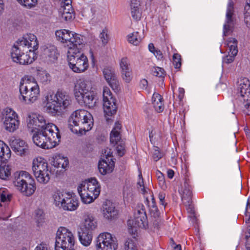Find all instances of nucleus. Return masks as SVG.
Wrapping results in <instances>:
<instances>
[{"mask_svg": "<svg viewBox=\"0 0 250 250\" xmlns=\"http://www.w3.org/2000/svg\"><path fill=\"white\" fill-rule=\"evenodd\" d=\"M99 38L101 41L102 42L103 45H105L107 43L109 40V37L106 30H103V31L100 33Z\"/></svg>", "mask_w": 250, "mask_h": 250, "instance_id": "nucleus-47", "label": "nucleus"}, {"mask_svg": "<svg viewBox=\"0 0 250 250\" xmlns=\"http://www.w3.org/2000/svg\"><path fill=\"white\" fill-rule=\"evenodd\" d=\"M38 48V42L36 37L32 34H27L19 39L13 46L11 50V56L14 62L20 64L26 65L31 63L34 59L27 54V50L34 52Z\"/></svg>", "mask_w": 250, "mask_h": 250, "instance_id": "nucleus-1", "label": "nucleus"}, {"mask_svg": "<svg viewBox=\"0 0 250 250\" xmlns=\"http://www.w3.org/2000/svg\"><path fill=\"white\" fill-rule=\"evenodd\" d=\"M77 189L82 202L85 204L93 202L100 193V188L95 178L83 182Z\"/></svg>", "mask_w": 250, "mask_h": 250, "instance_id": "nucleus-7", "label": "nucleus"}, {"mask_svg": "<svg viewBox=\"0 0 250 250\" xmlns=\"http://www.w3.org/2000/svg\"><path fill=\"white\" fill-rule=\"evenodd\" d=\"M166 194L163 192H161L158 194V198L159 199V203L160 205L164 206L165 207L166 206L167 203L165 202V199Z\"/></svg>", "mask_w": 250, "mask_h": 250, "instance_id": "nucleus-57", "label": "nucleus"}, {"mask_svg": "<svg viewBox=\"0 0 250 250\" xmlns=\"http://www.w3.org/2000/svg\"><path fill=\"white\" fill-rule=\"evenodd\" d=\"M120 67L123 79L129 83L132 79V69L129 59L127 57L122 58L120 61Z\"/></svg>", "mask_w": 250, "mask_h": 250, "instance_id": "nucleus-24", "label": "nucleus"}, {"mask_svg": "<svg viewBox=\"0 0 250 250\" xmlns=\"http://www.w3.org/2000/svg\"><path fill=\"white\" fill-rule=\"evenodd\" d=\"M34 250H50L48 244L42 242L38 244L35 248Z\"/></svg>", "mask_w": 250, "mask_h": 250, "instance_id": "nucleus-54", "label": "nucleus"}, {"mask_svg": "<svg viewBox=\"0 0 250 250\" xmlns=\"http://www.w3.org/2000/svg\"><path fill=\"white\" fill-rule=\"evenodd\" d=\"M131 16L133 19L136 21H139L141 18V13L139 9H135V10L131 11Z\"/></svg>", "mask_w": 250, "mask_h": 250, "instance_id": "nucleus-52", "label": "nucleus"}, {"mask_svg": "<svg viewBox=\"0 0 250 250\" xmlns=\"http://www.w3.org/2000/svg\"><path fill=\"white\" fill-rule=\"evenodd\" d=\"M152 155L153 158L155 161H158L163 157L162 153L160 151L159 148L157 146L154 147Z\"/></svg>", "mask_w": 250, "mask_h": 250, "instance_id": "nucleus-49", "label": "nucleus"}, {"mask_svg": "<svg viewBox=\"0 0 250 250\" xmlns=\"http://www.w3.org/2000/svg\"><path fill=\"white\" fill-rule=\"evenodd\" d=\"M244 21L248 27L250 26V0H247L245 6Z\"/></svg>", "mask_w": 250, "mask_h": 250, "instance_id": "nucleus-39", "label": "nucleus"}, {"mask_svg": "<svg viewBox=\"0 0 250 250\" xmlns=\"http://www.w3.org/2000/svg\"><path fill=\"white\" fill-rule=\"evenodd\" d=\"M149 211L151 215L154 217H158L160 215V212L156 205L155 201H153L151 205H149Z\"/></svg>", "mask_w": 250, "mask_h": 250, "instance_id": "nucleus-42", "label": "nucleus"}, {"mask_svg": "<svg viewBox=\"0 0 250 250\" xmlns=\"http://www.w3.org/2000/svg\"><path fill=\"white\" fill-rule=\"evenodd\" d=\"M152 101L155 110L158 113L162 112L164 109V106L161 96L157 93H154L152 97Z\"/></svg>", "mask_w": 250, "mask_h": 250, "instance_id": "nucleus-35", "label": "nucleus"}, {"mask_svg": "<svg viewBox=\"0 0 250 250\" xmlns=\"http://www.w3.org/2000/svg\"><path fill=\"white\" fill-rule=\"evenodd\" d=\"M122 125L119 122H117L115 124V126L110 133V143L114 145H117L116 149L118 154L120 156H122L125 154V148L124 144L120 143L121 139L120 134V130L121 129Z\"/></svg>", "mask_w": 250, "mask_h": 250, "instance_id": "nucleus-17", "label": "nucleus"}, {"mask_svg": "<svg viewBox=\"0 0 250 250\" xmlns=\"http://www.w3.org/2000/svg\"><path fill=\"white\" fill-rule=\"evenodd\" d=\"M103 157H105V160H107L108 161H110V160H112L111 158L112 156V152L111 151V149L106 148L104 151H103Z\"/></svg>", "mask_w": 250, "mask_h": 250, "instance_id": "nucleus-53", "label": "nucleus"}, {"mask_svg": "<svg viewBox=\"0 0 250 250\" xmlns=\"http://www.w3.org/2000/svg\"><path fill=\"white\" fill-rule=\"evenodd\" d=\"M19 90L20 100L27 104L35 102L40 95L39 86L33 78L21 82Z\"/></svg>", "mask_w": 250, "mask_h": 250, "instance_id": "nucleus-5", "label": "nucleus"}, {"mask_svg": "<svg viewBox=\"0 0 250 250\" xmlns=\"http://www.w3.org/2000/svg\"><path fill=\"white\" fill-rule=\"evenodd\" d=\"M148 82L146 79H142L140 82V87L142 89H146L147 87Z\"/></svg>", "mask_w": 250, "mask_h": 250, "instance_id": "nucleus-62", "label": "nucleus"}, {"mask_svg": "<svg viewBox=\"0 0 250 250\" xmlns=\"http://www.w3.org/2000/svg\"><path fill=\"white\" fill-rule=\"evenodd\" d=\"M152 74L156 77L164 79L165 76V71L164 69L161 67H155L152 70Z\"/></svg>", "mask_w": 250, "mask_h": 250, "instance_id": "nucleus-44", "label": "nucleus"}, {"mask_svg": "<svg viewBox=\"0 0 250 250\" xmlns=\"http://www.w3.org/2000/svg\"><path fill=\"white\" fill-rule=\"evenodd\" d=\"M11 195L7 191H0V212L3 214L7 215L6 218L9 216L10 209L8 208V203L11 201Z\"/></svg>", "mask_w": 250, "mask_h": 250, "instance_id": "nucleus-25", "label": "nucleus"}, {"mask_svg": "<svg viewBox=\"0 0 250 250\" xmlns=\"http://www.w3.org/2000/svg\"><path fill=\"white\" fill-rule=\"evenodd\" d=\"M69 164L68 160L67 157H64L61 155L56 156L52 161V165L57 168H65Z\"/></svg>", "mask_w": 250, "mask_h": 250, "instance_id": "nucleus-37", "label": "nucleus"}, {"mask_svg": "<svg viewBox=\"0 0 250 250\" xmlns=\"http://www.w3.org/2000/svg\"><path fill=\"white\" fill-rule=\"evenodd\" d=\"M233 14V2L232 0H229L227 6L226 22L223 27V35L225 36L229 35L232 31L234 24Z\"/></svg>", "mask_w": 250, "mask_h": 250, "instance_id": "nucleus-18", "label": "nucleus"}, {"mask_svg": "<svg viewBox=\"0 0 250 250\" xmlns=\"http://www.w3.org/2000/svg\"><path fill=\"white\" fill-rule=\"evenodd\" d=\"M132 195V188L128 186L124 187L123 189L124 198H127Z\"/></svg>", "mask_w": 250, "mask_h": 250, "instance_id": "nucleus-56", "label": "nucleus"}, {"mask_svg": "<svg viewBox=\"0 0 250 250\" xmlns=\"http://www.w3.org/2000/svg\"><path fill=\"white\" fill-rule=\"evenodd\" d=\"M11 157V150L8 146L3 141L0 140V161H8Z\"/></svg>", "mask_w": 250, "mask_h": 250, "instance_id": "nucleus-36", "label": "nucleus"}, {"mask_svg": "<svg viewBox=\"0 0 250 250\" xmlns=\"http://www.w3.org/2000/svg\"><path fill=\"white\" fill-rule=\"evenodd\" d=\"M35 217L38 222L42 221L44 217V213L42 210L39 209L35 211Z\"/></svg>", "mask_w": 250, "mask_h": 250, "instance_id": "nucleus-55", "label": "nucleus"}, {"mask_svg": "<svg viewBox=\"0 0 250 250\" xmlns=\"http://www.w3.org/2000/svg\"><path fill=\"white\" fill-rule=\"evenodd\" d=\"M140 5V1L139 0H131V11L135 10V9H139Z\"/></svg>", "mask_w": 250, "mask_h": 250, "instance_id": "nucleus-58", "label": "nucleus"}, {"mask_svg": "<svg viewBox=\"0 0 250 250\" xmlns=\"http://www.w3.org/2000/svg\"><path fill=\"white\" fill-rule=\"evenodd\" d=\"M96 246L97 250H116L117 241L110 233H101L96 238Z\"/></svg>", "mask_w": 250, "mask_h": 250, "instance_id": "nucleus-13", "label": "nucleus"}, {"mask_svg": "<svg viewBox=\"0 0 250 250\" xmlns=\"http://www.w3.org/2000/svg\"><path fill=\"white\" fill-rule=\"evenodd\" d=\"M102 213L104 218L108 220L114 219L118 214L114 205L109 201H106L103 205Z\"/></svg>", "mask_w": 250, "mask_h": 250, "instance_id": "nucleus-27", "label": "nucleus"}, {"mask_svg": "<svg viewBox=\"0 0 250 250\" xmlns=\"http://www.w3.org/2000/svg\"><path fill=\"white\" fill-rule=\"evenodd\" d=\"M10 145L18 155L22 156L29 153V147L27 144L23 140L19 138L11 139Z\"/></svg>", "mask_w": 250, "mask_h": 250, "instance_id": "nucleus-22", "label": "nucleus"}, {"mask_svg": "<svg viewBox=\"0 0 250 250\" xmlns=\"http://www.w3.org/2000/svg\"><path fill=\"white\" fill-rule=\"evenodd\" d=\"M54 203L57 207L64 210L73 211L78 207V200L72 194L57 191L53 195Z\"/></svg>", "mask_w": 250, "mask_h": 250, "instance_id": "nucleus-8", "label": "nucleus"}, {"mask_svg": "<svg viewBox=\"0 0 250 250\" xmlns=\"http://www.w3.org/2000/svg\"><path fill=\"white\" fill-rule=\"evenodd\" d=\"M92 84L90 81L80 78L77 80L74 87L75 97H78L82 94L88 92L92 90Z\"/></svg>", "mask_w": 250, "mask_h": 250, "instance_id": "nucleus-20", "label": "nucleus"}, {"mask_svg": "<svg viewBox=\"0 0 250 250\" xmlns=\"http://www.w3.org/2000/svg\"><path fill=\"white\" fill-rule=\"evenodd\" d=\"M74 236L72 233L65 228L58 229L56 237L55 250H75Z\"/></svg>", "mask_w": 250, "mask_h": 250, "instance_id": "nucleus-9", "label": "nucleus"}, {"mask_svg": "<svg viewBox=\"0 0 250 250\" xmlns=\"http://www.w3.org/2000/svg\"><path fill=\"white\" fill-rule=\"evenodd\" d=\"M93 125L92 115L85 110H77L73 112L68 119V127L71 131L80 135L85 134Z\"/></svg>", "mask_w": 250, "mask_h": 250, "instance_id": "nucleus-4", "label": "nucleus"}, {"mask_svg": "<svg viewBox=\"0 0 250 250\" xmlns=\"http://www.w3.org/2000/svg\"><path fill=\"white\" fill-rule=\"evenodd\" d=\"M114 167V162L111 159L110 161H108L103 158L99 161L98 164L99 171L102 175L111 173L113 170Z\"/></svg>", "mask_w": 250, "mask_h": 250, "instance_id": "nucleus-30", "label": "nucleus"}, {"mask_svg": "<svg viewBox=\"0 0 250 250\" xmlns=\"http://www.w3.org/2000/svg\"><path fill=\"white\" fill-rule=\"evenodd\" d=\"M103 96L104 110L105 116H112L117 112L116 99L113 98L109 88L107 87L104 88Z\"/></svg>", "mask_w": 250, "mask_h": 250, "instance_id": "nucleus-15", "label": "nucleus"}, {"mask_svg": "<svg viewBox=\"0 0 250 250\" xmlns=\"http://www.w3.org/2000/svg\"><path fill=\"white\" fill-rule=\"evenodd\" d=\"M45 102L46 103L45 106L46 112L55 115L69 108L72 104V100L66 91L58 90L55 95L48 93L45 97Z\"/></svg>", "mask_w": 250, "mask_h": 250, "instance_id": "nucleus-2", "label": "nucleus"}, {"mask_svg": "<svg viewBox=\"0 0 250 250\" xmlns=\"http://www.w3.org/2000/svg\"><path fill=\"white\" fill-rule=\"evenodd\" d=\"M75 98L80 104L84 105L89 108H93L96 106L97 102L96 95L92 90L82 94L78 97H76Z\"/></svg>", "mask_w": 250, "mask_h": 250, "instance_id": "nucleus-21", "label": "nucleus"}, {"mask_svg": "<svg viewBox=\"0 0 250 250\" xmlns=\"http://www.w3.org/2000/svg\"><path fill=\"white\" fill-rule=\"evenodd\" d=\"M227 44L229 48V54L236 56L238 53L237 40L234 38H229Z\"/></svg>", "mask_w": 250, "mask_h": 250, "instance_id": "nucleus-38", "label": "nucleus"}, {"mask_svg": "<svg viewBox=\"0 0 250 250\" xmlns=\"http://www.w3.org/2000/svg\"><path fill=\"white\" fill-rule=\"evenodd\" d=\"M183 204L186 206H190L192 203L191 188L187 181H186L179 191Z\"/></svg>", "mask_w": 250, "mask_h": 250, "instance_id": "nucleus-26", "label": "nucleus"}, {"mask_svg": "<svg viewBox=\"0 0 250 250\" xmlns=\"http://www.w3.org/2000/svg\"><path fill=\"white\" fill-rule=\"evenodd\" d=\"M74 11L71 4L61 3V7L59 9V13H62L63 12H69Z\"/></svg>", "mask_w": 250, "mask_h": 250, "instance_id": "nucleus-48", "label": "nucleus"}, {"mask_svg": "<svg viewBox=\"0 0 250 250\" xmlns=\"http://www.w3.org/2000/svg\"><path fill=\"white\" fill-rule=\"evenodd\" d=\"M7 161L2 160L0 162V178L2 180L8 179L11 175V168Z\"/></svg>", "mask_w": 250, "mask_h": 250, "instance_id": "nucleus-34", "label": "nucleus"}, {"mask_svg": "<svg viewBox=\"0 0 250 250\" xmlns=\"http://www.w3.org/2000/svg\"><path fill=\"white\" fill-rule=\"evenodd\" d=\"M173 64L175 68H179L181 66V55L178 53H175L173 55Z\"/></svg>", "mask_w": 250, "mask_h": 250, "instance_id": "nucleus-45", "label": "nucleus"}, {"mask_svg": "<svg viewBox=\"0 0 250 250\" xmlns=\"http://www.w3.org/2000/svg\"><path fill=\"white\" fill-rule=\"evenodd\" d=\"M61 17L62 21H72L75 18L74 11L69 12H63L61 13Z\"/></svg>", "mask_w": 250, "mask_h": 250, "instance_id": "nucleus-43", "label": "nucleus"}, {"mask_svg": "<svg viewBox=\"0 0 250 250\" xmlns=\"http://www.w3.org/2000/svg\"><path fill=\"white\" fill-rule=\"evenodd\" d=\"M104 76L113 90H118L119 83L114 70L111 67H107L104 69Z\"/></svg>", "mask_w": 250, "mask_h": 250, "instance_id": "nucleus-23", "label": "nucleus"}, {"mask_svg": "<svg viewBox=\"0 0 250 250\" xmlns=\"http://www.w3.org/2000/svg\"><path fill=\"white\" fill-rule=\"evenodd\" d=\"M27 126L31 130H44L49 125H55L53 123H47L44 117L36 114L29 115L27 119Z\"/></svg>", "mask_w": 250, "mask_h": 250, "instance_id": "nucleus-16", "label": "nucleus"}, {"mask_svg": "<svg viewBox=\"0 0 250 250\" xmlns=\"http://www.w3.org/2000/svg\"><path fill=\"white\" fill-rule=\"evenodd\" d=\"M238 93L244 102L250 101V84L248 80H246L240 83L238 89Z\"/></svg>", "mask_w": 250, "mask_h": 250, "instance_id": "nucleus-29", "label": "nucleus"}, {"mask_svg": "<svg viewBox=\"0 0 250 250\" xmlns=\"http://www.w3.org/2000/svg\"><path fill=\"white\" fill-rule=\"evenodd\" d=\"M13 184L18 190L27 196L32 195L36 188L35 180L26 171L15 172Z\"/></svg>", "mask_w": 250, "mask_h": 250, "instance_id": "nucleus-6", "label": "nucleus"}, {"mask_svg": "<svg viewBox=\"0 0 250 250\" xmlns=\"http://www.w3.org/2000/svg\"><path fill=\"white\" fill-rule=\"evenodd\" d=\"M156 175L157 177V178L160 183L162 184H164L165 182V177L163 175V174L160 172V171H157L156 172Z\"/></svg>", "mask_w": 250, "mask_h": 250, "instance_id": "nucleus-61", "label": "nucleus"}, {"mask_svg": "<svg viewBox=\"0 0 250 250\" xmlns=\"http://www.w3.org/2000/svg\"><path fill=\"white\" fill-rule=\"evenodd\" d=\"M246 248L247 250H250V237H246Z\"/></svg>", "mask_w": 250, "mask_h": 250, "instance_id": "nucleus-64", "label": "nucleus"}, {"mask_svg": "<svg viewBox=\"0 0 250 250\" xmlns=\"http://www.w3.org/2000/svg\"><path fill=\"white\" fill-rule=\"evenodd\" d=\"M141 40L142 38L139 35L138 32L133 33L131 35L128 36V41L135 45H138L141 42Z\"/></svg>", "mask_w": 250, "mask_h": 250, "instance_id": "nucleus-40", "label": "nucleus"}, {"mask_svg": "<svg viewBox=\"0 0 250 250\" xmlns=\"http://www.w3.org/2000/svg\"><path fill=\"white\" fill-rule=\"evenodd\" d=\"M137 188L140 192L142 194H145L149 191L148 188H145L144 185V181L141 173L139 175V181L137 182Z\"/></svg>", "mask_w": 250, "mask_h": 250, "instance_id": "nucleus-41", "label": "nucleus"}, {"mask_svg": "<svg viewBox=\"0 0 250 250\" xmlns=\"http://www.w3.org/2000/svg\"><path fill=\"white\" fill-rule=\"evenodd\" d=\"M1 118L3 120V127L7 131L14 132L19 128L20 121L18 115L12 108L6 107L3 109Z\"/></svg>", "mask_w": 250, "mask_h": 250, "instance_id": "nucleus-11", "label": "nucleus"}, {"mask_svg": "<svg viewBox=\"0 0 250 250\" xmlns=\"http://www.w3.org/2000/svg\"><path fill=\"white\" fill-rule=\"evenodd\" d=\"M44 130L36 131L32 140L37 146L44 149H50L58 145L61 140V135L56 125H51Z\"/></svg>", "mask_w": 250, "mask_h": 250, "instance_id": "nucleus-3", "label": "nucleus"}, {"mask_svg": "<svg viewBox=\"0 0 250 250\" xmlns=\"http://www.w3.org/2000/svg\"><path fill=\"white\" fill-rule=\"evenodd\" d=\"M78 236L82 244L84 246H88L91 243L93 234L92 232L81 229L78 232Z\"/></svg>", "mask_w": 250, "mask_h": 250, "instance_id": "nucleus-33", "label": "nucleus"}, {"mask_svg": "<svg viewBox=\"0 0 250 250\" xmlns=\"http://www.w3.org/2000/svg\"><path fill=\"white\" fill-rule=\"evenodd\" d=\"M147 224V216L145 209L142 208L135 213L134 219L127 221L128 232L135 235L139 228H145Z\"/></svg>", "mask_w": 250, "mask_h": 250, "instance_id": "nucleus-12", "label": "nucleus"}, {"mask_svg": "<svg viewBox=\"0 0 250 250\" xmlns=\"http://www.w3.org/2000/svg\"><path fill=\"white\" fill-rule=\"evenodd\" d=\"M153 53L158 59H161L163 57V54L160 50L156 49Z\"/></svg>", "mask_w": 250, "mask_h": 250, "instance_id": "nucleus-63", "label": "nucleus"}, {"mask_svg": "<svg viewBox=\"0 0 250 250\" xmlns=\"http://www.w3.org/2000/svg\"><path fill=\"white\" fill-rule=\"evenodd\" d=\"M245 215L248 218H246V222L247 223H250V198H249L247 203L246 208Z\"/></svg>", "mask_w": 250, "mask_h": 250, "instance_id": "nucleus-51", "label": "nucleus"}, {"mask_svg": "<svg viewBox=\"0 0 250 250\" xmlns=\"http://www.w3.org/2000/svg\"><path fill=\"white\" fill-rule=\"evenodd\" d=\"M69 67L75 73H82L88 67L87 58L84 55L73 60L68 63Z\"/></svg>", "mask_w": 250, "mask_h": 250, "instance_id": "nucleus-19", "label": "nucleus"}, {"mask_svg": "<svg viewBox=\"0 0 250 250\" xmlns=\"http://www.w3.org/2000/svg\"><path fill=\"white\" fill-rule=\"evenodd\" d=\"M22 5L31 8L34 6L37 2V0H17Z\"/></svg>", "mask_w": 250, "mask_h": 250, "instance_id": "nucleus-46", "label": "nucleus"}, {"mask_svg": "<svg viewBox=\"0 0 250 250\" xmlns=\"http://www.w3.org/2000/svg\"><path fill=\"white\" fill-rule=\"evenodd\" d=\"M79 45L71 44L68 46V49L67 51V59L68 63L73 60H75L76 58H78L84 55L81 52V46Z\"/></svg>", "mask_w": 250, "mask_h": 250, "instance_id": "nucleus-31", "label": "nucleus"}, {"mask_svg": "<svg viewBox=\"0 0 250 250\" xmlns=\"http://www.w3.org/2000/svg\"><path fill=\"white\" fill-rule=\"evenodd\" d=\"M97 227L96 219L92 216L88 215L85 217L83 227L81 229L93 233Z\"/></svg>", "mask_w": 250, "mask_h": 250, "instance_id": "nucleus-32", "label": "nucleus"}, {"mask_svg": "<svg viewBox=\"0 0 250 250\" xmlns=\"http://www.w3.org/2000/svg\"><path fill=\"white\" fill-rule=\"evenodd\" d=\"M55 34L58 40L63 42L69 43L67 44L68 46L71 44L80 46L84 42L83 36L68 30H57L56 31Z\"/></svg>", "mask_w": 250, "mask_h": 250, "instance_id": "nucleus-14", "label": "nucleus"}, {"mask_svg": "<svg viewBox=\"0 0 250 250\" xmlns=\"http://www.w3.org/2000/svg\"><path fill=\"white\" fill-rule=\"evenodd\" d=\"M125 250H136V247L132 240L128 239L125 244Z\"/></svg>", "mask_w": 250, "mask_h": 250, "instance_id": "nucleus-50", "label": "nucleus"}, {"mask_svg": "<svg viewBox=\"0 0 250 250\" xmlns=\"http://www.w3.org/2000/svg\"><path fill=\"white\" fill-rule=\"evenodd\" d=\"M40 80L42 83H46L48 81V77L49 76V74L46 73H39L38 75Z\"/></svg>", "mask_w": 250, "mask_h": 250, "instance_id": "nucleus-59", "label": "nucleus"}, {"mask_svg": "<svg viewBox=\"0 0 250 250\" xmlns=\"http://www.w3.org/2000/svg\"><path fill=\"white\" fill-rule=\"evenodd\" d=\"M32 170L37 180L42 184H46L50 179V171L48 164L44 158L38 157L33 161Z\"/></svg>", "mask_w": 250, "mask_h": 250, "instance_id": "nucleus-10", "label": "nucleus"}, {"mask_svg": "<svg viewBox=\"0 0 250 250\" xmlns=\"http://www.w3.org/2000/svg\"><path fill=\"white\" fill-rule=\"evenodd\" d=\"M234 56H233L230 54H229V55L226 56L223 59V62L226 63H230L232 62L234 60Z\"/></svg>", "mask_w": 250, "mask_h": 250, "instance_id": "nucleus-60", "label": "nucleus"}, {"mask_svg": "<svg viewBox=\"0 0 250 250\" xmlns=\"http://www.w3.org/2000/svg\"><path fill=\"white\" fill-rule=\"evenodd\" d=\"M59 53L57 48L53 45H48L44 48L42 56L47 62H54L58 58Z\"/></svg>", "mask_w": 250, "mask_h": 250, "instance_id": "nucleus-28", "label": "nucleus"}]
</instances>
